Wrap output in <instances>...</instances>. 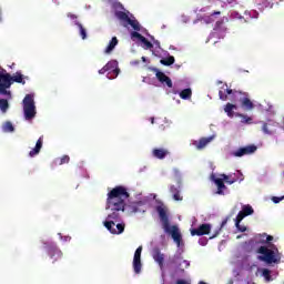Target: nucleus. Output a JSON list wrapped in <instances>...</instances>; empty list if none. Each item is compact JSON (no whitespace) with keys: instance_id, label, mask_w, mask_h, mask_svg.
I'll list each match as a JSON object with an SVG mask.
<instances>
[{"instance_id":"obj_1","label":"nucleus","mask_w":284,"mask_h":284,"mask_svg":"<svg viewBox=\"0 0 284 284\" xmlns=\"http://www.w3.org/2000/svg\"><path fill=\"white\" fill-rule=\"evenodd\" d=\"M128 199H130V193L123 185H118L108 193L105 210H110V213L103 225L111 234H123L125 231V224H121L119 221H121V213L125 212V201ZM114 225H116V229Z\"/></svg>"},{"instance_id":"obj_2","label":"nucleus","mask_w":284,"mask_h":284,"mask_svg":"<svg viewBox=\"0 0 284 284\" xmlns=\"http://www.w3.org/2000/svg\"><path fill=\"white\" fill-rule=\"evenodd\" d=\"M24 79H28V77L22 75L21 71H17L11 75L6 69L0 68V94L10 99L12 97V92L8 90L12 88L13 83H21V85H26Z\"/></svg>"},{"instance_id":"obj_3","label":"nucleus","mask_w":284,"mask_h":284,"mask_svg":"<svg viewBox=\"0 0 284 284\" xmlns=\"http://www.w3.org/2000/svg\"><path fill=\"white\" fill-rule=\"evenodd\" d=\"M159 217L162 222V227L165 232V234H170V236L173 239L174 243H176L178 247H181V241L183 240L181 235V231H179V226L176 225H170V217L168 216V207L163 205H158L155 207Z\"/></svg>"},{"instance_id":"obj_4","label":"nucleus","mask_w":284,"mask_h":284,"mask_svg":"<svg viewBox=\"0 0 284 284\" xmlns=\"http://www.w3.org/2000/svg\"><path fill=\"white\" fill-rule=\"evenodd\" d=\"M227 95L232 103H241L242 108H245L246 110H254V102L250 100V94L247 92L232 89H226V93L219 91L221 101H227Z\"/></svg>"},{"instance_id":"obj_5","label":"nucleus","mask_w":284,"mask_h":284,"mask_svg":"<svg viewBox=\"0 0 284 284\" xmlns=\"http://www.w3.org/2000/svg\"><path fill=\"white\" fill-rule=\"evenodd\" d=\"M258 261L266 263L267 265H272L273 263H281V255L278 254V248L272 244L271 248L267 246H260L256 251Z\"/></svg>"},{"instance_id":"obj_6","label":"nucleus","mask_w":284,"mask_h":284,"mask_svg":"<svg viewBox=\"0 0 284 284\" xmlns=\"http://www.w3.org/2000/svg\"><path fill=\"white\" fill-rule=\"evenodd\" d=\"M23 112L26 121H32L37 116V106L34 105V95L27 94L23 99Z\"/></svg>"},{"instance_id":"obj_7","label":"nucleus","mask_w":284,"mask_h":284,"mask_svg":"<svg viewBox=\"0 0 284 284\" xmlns=\"http://www.w3.org/2000/svg\"><path fill=\"white\" fill-rule=\"evenodd\" d=\"M211 180L213 181V183H215L217 187L216 194H220V195L225 194L223 190H227V186H225V183H229V185H233V183H236V179H232V181H227L226 174H221L220 178H216V175L212 174Z\"/></svg>"},{"instance_id":"obj_8","label":"nucleus","mask_w":284,"mask_h":284,"mask_svg":"<svg viewBox=\"0 0 284 284\" xmlns=\"http://www.w3.org/2000/svg\"><path fill=\"white\" fill-rule=\"evenodd\" d=\"M170 263H171V265H174L175 272L180 273V274H185V270H187V267H190V261L183 260V257H181V255H174L170 260Z\"/></svg>"},{"instance_id":"obj_9","label":"nucleus","mask_w":284,"mask_h":284,"mask_svg":"<svg viewBox=\"0 0 284 284\" xmlns=\"http://www.w3.org/2000/svg\"><path fill=\"white\" fill-rule=\"evenodd\" d=\"M115 17L120 21H123L128 26H131V28H133V30H135L136 32H141V24L139 23V21L135 20V19L134 20L130 19V16H128L126 12H124V11H116L115 12Z\"/></svg>"},{"instance_id":"obj_10","label":"nucleus","mask_w":284,"mask_h":284,"mask_svg":"<svg viewBox=\"0 0 284 284\" xmlns=\"http://www.w3.org/2000/svg\"><path fill=\"white\" fill-rule=\"evenodd\" d=\"M119 62H116V60H112L109 61L104 68H106L108 70V79H116L119 77V72H121V70L118 68Z\"/></svg>"},{"instance_id":"obj_11","label":"nucleus","mask_w":284,"mask_h":284,"mask_svg":"<svg viewBox=\"0 0 284 284\" xmlns=\"http://www.w3.org/2000/svg\"><path fill=\"white\" fill-rule=\"evenodd\" d=\"M142 252H143V246H139L134 253L133 270H134L135 274H141V267H143V264L141 263V253Z\"/></svg>"},{"instance_id":"obj_12","label":"nucleus","mask_w":284,"mask_h":284,"mask_svg":"<svg viewBox=\"0 0 284 284\" xmlns=\"http://www.w3.org/2000/svg\"><path fill=\"white\" fill-rule=\"evenodd\" d=\"M212 231V225L202 224L197 229L191 230V236H205Z\"/></svg>"},{"instance_id":"obj_13","label":"nucleus","mask_w":284,"mask_h":284,"mask_svg":"<svg viewBox=\"0 0 284 284\" xmlns=\"http://www.w3.org/2000/svg\"><path fill=\"white\" fill-rule=\"evenodd\" d=\"M257 148L254 144L247 145V146H243L237 149L235 152H233V156H245L247 154H254V152H256Z\"/></svg>"},{"instance_id":"obj_14","label":"nucleus","mask_w":284,"mask_h":284,"mask_svg":"<svg viewBox=\"0 0 284 284\" xmlns=\"http://www.w3.org/2000/svg\"><path fill=\"white\" fill-rule=\"evenodd\" d=\"M152 257L158 263L160 270H163L165 263V254L161 253V248L154 247L152 250Z\"/></svg>"},{"instance_id":"obj_15","label":"nucleus","mask_w":284,"mask_h":284,"mask_svg":"<svg viewBox=\"0 0 284 284\" xmlns=\"http://www.w3.org/2000/svg\"><path fill=\"white\" fill-rule=\"evenodd\" d=\"M252 214H254V209L252 207V205L247 204V205H243L242 210L239 212L236 219H237V223H241V221H243V219H245V216H252Z\"/></svg>"},{"instance_id":"obj_16","label":"nucleus","mask_w":284,"mask_h":284,"mask_svg":"<svg viewBox=\"0 0 284 284\" xmlns=\"http://www.w3.org/2000/svg\"><path fill=\"white\" fill-rule=\"evenodd\" d=\"M155 77H156L158 81H160V83H165V85L168 88H172V79H170V77H168L165 73H163V71H158L155 73Z\"/></svg>"},{"instance_id":"obj_17","label":"nucleus","mask_w":284,"mask_h":284,"mask_svg":"<svg viewBox=\"0 0 284 284\" xmlns=\"http://www.w3.org/2000/svg\"><path fill=\"white\" fill-rule=\"evenodd\" d=\"M49 256L53 260V263H57V261H60V258H63V252L57 247H52L49 250Z\"/></svg>"},{"instance_id":"obj_18","label":"nucleus","mask_w":284,"mask_h":284,"mask_svg":"<svg viewBox=\"0 0 284 284\" xmlns=\"http://www.w3.org/2000/svg\"><path fill=\"white\" fill-rule=\"evenodd\" d=\"M41 148H43V136H40L36 143V146L29 152V156L34 158L39 152H41Z\"/></svg>"},{"instance_id":"obj_19","label":"nucleus","mask_w":284,"mask_h":284,"mask_svg":"<svg viewBox=\"0 0 284 284\" xmlns=\"http://www.w3.org/2000/svg\"><path fill=\"white\" fill-rule=\"evenodd\" d=\"M211 142H212V138H202L199 141H194L193 145L196 148V150H203Z\"/></svg>"},{"instance_id":"obj_20","label":"nucleus","mask_w":284,"mask_h":284,"mask_svg":"<svg viewBox=\"0 0 284 284\" xmlns=\"http://www.w3.org/2000/svg\"><path fill=\"white\" fill-rule=\"evenodd\" d=\"M168 154H170V151H168L166 149H153L152 151V155L154 156V159L163 160L165 159V156H168Z\"/></svg>"},{"instance_id":"obj_21","label":"nucleus","mask_w":284,"mask_h":284,"mask_svg":"<svg viewBox=\"0 0 284 284\" xmlns=\"http://www.w3.org/2000/svg\"><path fill=\"white\" fill-rule=\"evenodd\" d=\"M170 192L175 201H183V197L181 195V186L171 185Z\"/></svg>"},{"instance_id":"obj_22","label":"nucleus","mask_w":284,"mask_h":284,"mask_svg":"<svg viewBox=\"0 0 284 284\" xmlns=\"http://www.w3.org/2000/svg\"><path fill=\"white\" fill-rule=\"evenodd\" d=\"M116 45H119V39H116V37H113L109 42L108 47L105 48L104 53L110 54V52H112V50H114Z\"/></svg>"},{"instance_id":"obj_23","label":"nucleus","mask_w":284,"mask_h":284,"mask_svg":"<svg viewBox=\"0 0 284 284\" xmlns=\"http://www.w3.org/2000/svg\"><path fill=\"white\" fill-rule=\"evenodd\" d=\"M234 110H237L236 104L226 103L224 106V112L230 116V119H234Z\"/></svg>"},{"instance_id":"obj_24","label":"nucleus","mask_w":284,"mask_h":284,"mask_svg":"<svg viewBox=\"0 0 284 284\" xmlns=\"http://www.w3.org/2000/svg\"><path fill=\"white\" fill-rule=\"evenodd\" d=\"M10 110V102L7 99H0V111L6 114Z\"/></svg>"},{"instance_id":"obj_25","label":"nucleus","mask_w":284,"mask_h":284,"mask_svg":"<svg viewBox=\"0 0 284 284\" xmlns=\"http://www.w3.org/2000/svg\"><path fill=\"white\" fill-rule=\"evenodd\" d=\"M75 26L79 28L80 30V37L81 39H83V41H85V39H88V31L85 30V28L83 27V24H81V22L75 21L74 22Z\"/></svg>"},{"instance_id":"obj_26","label":"nucleus","mask_w":284,"mask_h":284,"mask_svg":"<svg viewBox=\"0 0 284 284\" xmlns=\"http://www.w3.org/2000/svg\"><path fill=\"white\" fill-rule=\"evenodd\" d=\"M180 98H182L184 101H187V99H192V89H184L180 92Z\"/></svg>"},{"instance_id":"obj_27","label":"nucleus","mask_w":284,"mask_h":284,"mask_svg":"<svg viewBox=\"0 0 284 284\" xmlns=\"http://www.w3.org/2000/svg\"><path fill=\"white\" fill-rule=\"evenodd\" d=\"M143 205H145L143 201L133 202L131 204V210L132 212H141V207H143Z\"/></svg>"},{"instance_id":"obj_28","label":"nucleus","mask_w":284,"mask_h":284,"mask_svg":"<svg viewBox=\"0 0 284 284\" xmlns=\"http://www.w3.org/2000/svg\"><path fill=\"white\" fill-rule=\"evenodd\" d=\"M174 61H175L174 55H170L165 59L160 60V63L162 65H174Z\"/></svg>"},{"instance_id":"obj_29","label":"nucleus","mask_w":284,"mask_h":284,"mask_svg":"<svg viewBox=\"0 0 284 284\" xmlns=\"http://www.w3.org/2000/svg\"><path fill=\"white\" fill-rule=\"evenodd\" d=\"M2 132H14V125H12V122H4L2 125Z\"/></svg>"},{"instance_id":"obj_30","label":"nucleus","mask_w":284,"mask_h":284,"mask_svg":"<svg viewBox=\"0 0 284 284\" xmlns=\"http://www.w3.org/2000/svg\"><path fill=\"white\" fill-rule=\"evenodd\" d=\"M262 276L265 278V281L270 282L272 281V271L268 268H263L262 270Z\"/></svg>"},{"instance_id":"obj_31","label":"nucleus","mask_w":284,"mask_h":284,"mask_svg":"<svg viewBox=\"0 0 284 284\" xmlns=\"http://www.w3.org/2000/svg\"><path fill=\"white\" fill-rule=\"evenodd\" d=\"M237 116H240L242 119L241 123H246L247 125H250L252 123V118H250L243 113H237Z\"/></svg>"},{"instance_id":"obj_32","label":"nucleus","mask_w":284,"mask_h":284,"mask_svg":"<svg viewBox=\"0 0 284 284\" xmlns=\"http://www.w3.org/2000/svg\"><path fill=\"white\" fill-rule=\"evenodd\" d=\"M58 165H65V163H70V156L69 155H63L62 158L58 159L55 161Z\"/></svg>"},{"instance_id":"obj_33","label":"nucleus","mask_w":284,"mask_h":284,"mask_svg":"<svg viewBox=\"0 0 284 284\" xmlns=\"http://www.w3.org/2000/svg\"><path fill=\"white\" fill-rule=\"evenodd\" d=\"M141 43H143L144 50H152V48H154V44L145 38L141 40Z\"/></svg>"},{"instance_id":"obj_34","label":"nucleus","mask_w":284,"mask_h":284,"mask_svg":"<svg viewBox=\"0 0 284 284\" xmlns=\"http://www.w3.org/2000/svg\"><path fill=\"white\" fill-rule=\"evenodd\" d=\"M235 227L239 230V232H247V226L241 225L239 217L235 219Z\"/></svg>"},{"instance_id":"obj_35","label":"nucleus","mask_w":284,"mask_h":284,"mask_svg":"<svg viewBox=\"0 0 284 284\" xmlns=\"http://www.w3.org/2000/svg\"><path fill=\"white\" fill-rule=\"evenodd\" d=\"M145 37L141 36L138 31L131 32V39H138L139 41H143Z\"/></svg>"},{"instance_id":"obj_36","label":"nucleus","mask_w":284,"mask_h":284,"mask_svg":"<svg viewBox=\"0 0 284 284\" xmlns=\"http://www.w3.org/2000/svg\"><path fill=\"white\" fill-rule=\"evenodd\" d=\"M260 6H261L262 8H270V9L274 8V3H272V2H270V1H267V0H262V2L260 3Z\"/></svg>"},{"instance_id":"obj_37","label":"nucleus","mask_w":284,"mask_h":284,"mask_svg":"<svg viewBox=\"0 0 284 284\" xmlns=\"http://www.w3.org/2000/svg\"><path fill=\"white\" fill-rule=\"evenodd\" d=\"M262 130L264 134H274V132L268 129L267 123L263 124Z\"/></svg>"},{"instance_id":"obj_38","label":"nucleus","mask_w":284,"mask_h":284,"mask_svg":"<svg viewBox=\"0 0 284 284\" xmlns=\"http://www.w3.org/2000/svg\"><path fill=\"white\" fill-rule=\"evenodd\" d=\"M67 17H68L69 19H71L72 21H77V19H79V16H78V14L70 13V12L67 14Z\"/></svg>"},{"instance_id":"obj_39","label":"nucleus","mask_w":284,"mask_h":284,"mask_svg":"<svg viewBox=\"0 0 284 284\" xmlns=\"http://www.w3.org/2000/svg\"><path fill=\"white\" fill-rule=\"evenodd\" d=\"M272 201H273V203H275V204L278 203L280 201H284V195H283V196H280V197H278V196H273V197H272Z\"/></svg>"},{"instance_id":"obj_40","label":"nucleus","mask_w":284,"mask_h":284,"mask_svg":"<svg viewBox=\"0 0 284 284\" xmlns=\"http://www.w3.org/2000/svg\"><path fill=\"white\" fill-rule=\"evenodd\" d=\"M230 221V216H227L226 219H224L221 223V227L220 230H223V227H225L227 225V222Z\"/></svg>"},{"instance_id":"obj_41","label":"nucleus","mask_w":284,"mask_h":284,"mask_svg":"<svg viewBox=\"0 0 284 284\" xmlns=\"http://www.w3.org/2000/svg\"><path fill=\"white\" fill-rule=\"evenodd\" d=\"M175 284H191V283L186 280L179 278V280L175 281Z\"/></svg>"},{"instance_id":"obj_42","label":"nucleus","mask_w":284,"mask_h":284,"mask_svg":"<svg viewBox=\"0 0 284 284\" xmlns=\"http://www.w3.org/2000/svg\"><path fill=\"white\" fill-rule=\"evenodd\" d=\"M221 26H223V20H219V21L215 23L214 30H219V29L221 28Z\"/></svg>"},{"instance_id":"obj_43","label":"nucleus","mask_w":284,"mask_h":284,"mask_svg":"<svg viewBox=\"0 0 284 284\" xmlns=\"http://www.w3.org/2000/svg\"><path fill=\"white\" fill-rule=\"evenodd\" d=\"M272 241H274V236L267 235L266 240H265V243H272Z\"/></svg>"},{"instance_id":"obj_44","label":"nucleus","mask_w":284,"mask_h":284,"mask_svg":"<svg viewBox=\"0 0 284 284\" xmlns=\"http://www.w3.org/2000/svg\"><path fill=\"white\" fill-rule=\"evenodd\" d=\"M108 72L106 67H103L102 69L99 70V74H105Z\"/></svg>"},{"instance_id":"obj_45","label":"nucleus","mask_w":284,"mask_h":284,"mask_svg":"<svg viewBox=\"0 0 284 284\" xmlns=\"http://www.w3.org/2000/svg\"><path fill=\"white\" fill-rule=\"evenodd\" d=\"M200 245H207V240L203 239L199 241Z\"/></svg>"},{"instance_id":"obj_46","label":"nucleus","mask_w":284,"mask_h":284,"mask_svg":"<svg viewBox=\"0 0 284 284\" xmlns=\"http://www.w3.org/2000/svg\"><path fill=\"white\" fill-rule=\"evenodd\" d=\"M173 172L175 176H181V171H179V169H174Z\"/></svg>"},{"instance_id":"obj_47","label":"nucleus","mask_w":284,"mask_h":284,"mask_svg":"<svg viewBox=\"0 0 284 284\" xmlns=\"http://www.w3.org/2000/svg\"><path fill=\"white\" fill-rule=\"evenodd\" d=\"M153 43L154 45H158V48H161V42H159V40H154Z\"/></svg>"},{"instance_id":"obj_48","label":"nucleus","mask_w":284,"mask_h":284,"mask_svg":"<svg viewBox=\"0 0 284 284\" xmlns=\"http://www.w3.org/2000/svg\"><path fill=\"white\" fill-rule=\"evenodd\" d=\"M212 22H214V20H213L211 17H209V18L206 19V23H212Z\"/></svg>"},{"instance_id":"obj_49","label":"nucleus","mask_w":284,"mask_h":284,"mask_svg":"<svg viewBox=\"0 0 284 284\" xmlns=\"http://www.w3.org/2000/svg\"><path fill=\"white\" fill-rule=\"evenodd\" d=\"M215 14H221V11H214L211 17H215Z\"/></svg>"},{"instance_id":"obj_50","label":"nucleus","mask_w":284,"mask_h":284,"mask_svg":"<svg viewBox=\"0 0 284 284\" xmlns=\"http://www.w3.org/2000/svg\"><path fill=\"white\" fill-rule=\"evenodd\" d=\"M142 61H144V62H145V57H142Z\"/></svg>"},{"instance_id":"obj_51","label":"nucleus","mask_w":284,"mask_h":284,"mask_svg":"<svg viewBox=\"0 0 284 284\" xmlns=\"http://www.w3.org/2000/svg\"><path fill=\"white\" fill-rule=\"evenodd\" d=\"M227 181H232V180H230V175H227Z\"/></svg>"},{"instance_id":"obj_52","label":"nucleus","mask_w":284,"mask_h":284,"mask_svg":"<svg viewBox=\"0 0 284 284\" xmlns=\"http://www.w3.org/2000/svg\"><path fill=\"white\" fill-rule=\"evenodd\" d=\"M215 236H216V234H215V235H213V236H212V239H214Z\"/></svg>"}]
</instances>
